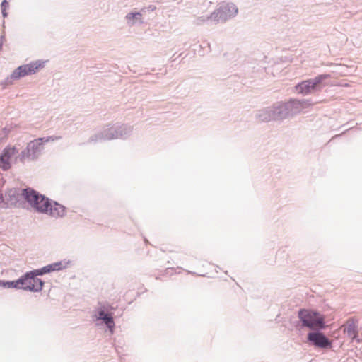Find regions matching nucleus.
<instances>
[{"label":"nucleus","instance_id":"nucleus-1","mask_svg":"<svg viewBox=\"0 0 362 362\" xmlns=\"http://www.w3.org/2000/svg\"><path fill=\"white\" fill-rule=\"evenodd\" d=\"M25 200L37 212L53 218L65 216V207L31 188L23 189Z\"/></svg>","mask_w":362,"mask_h":362},{"label":"nucleus","instance_id":"nucleus-2","mask_svg":"<svg viewBox=\"0 0 362 362\" xmlns=\"http://www.w3.org/2000/svg\"><path fill=\"white\" fill-rule=\"evenodd\" d=\"M298 317L302 323V327L312 330H322L325 329V317L319 312L309 309H300Z\"/></svg>","mask_w":362,"mask_h":362},{"label":"nucleus","instance_id":"nucleus-3","mask_svg":"<svg viewBox=\"0 0 362 362\" xmlns=\"http://www.w3.org/2000/svg\"><path fill=\"white\" fill-rule=\"evenodd\" d=\"M45 62L44 61L36 60L29 64L19 66L1 83V85L5 87L6 86L12 84L13 81L37 73L40 69L45 66Z\"/></svg>","mask_w":362,"mask_h":362},{"label":"nucleus","instance_id":"nucleus-4","mask_svg":"<svg viewBox=\"0 0 362 362\" xmlns=\"http://www.w3.org/2000/svg\"><path fill=\"white\" fill-rule=\"evenodd\" d=\"M328 78L329 74H321L313 78L303 81L295 86V90L303 95L315 93L325 87L326 83L324 81Z\"/></svg>","mask_w":362,"mask_h":362},{"label":"nucleus","instance_id":"nucleus-5","mask_svg":"<svg viewBox=\"0 0 362 362\" xmlns=\"http://www.w3.org/2000/svg\"><path fill=\"white\" fill-rule=\"evenodd\" d=\"M50 137H42L30 141L27 147L21 151L18 158L21 162L37 159L44 149V144L49 141Z\"/></svg>","mask_w":362,"mask_h":362},{"label":"nucleus","instance_id":"nucleus-6","mask_svg":"<svg viewBox=\"0 0 362 362\" xmlns=\"http://www.w3.org/2000/svg\"><path fill=\"white\" fill-rule=\"evenodd\" d=\"M238 9L232 3L221 5L217 9L210 14L209 18L214 21V23H225L236 16Z\"/></svg>","mask_w":362,"mask_h":362},{"label":"nucleus","instance_id":"nucleus-7","mask_svg":"<svg viewBox=\"0 0 362 362\" xmlns=\"http://www.w3.org/2000/svg\"><path fill=\"white\" fill-rule=\"evenodd\" d=\"M320 330H315L309 332L307 335V339L314 346L320 349H329L332 347V341Z\"/></svg>","mask_w":362,"mask_h":362},{"label":"nucleus","instance_id":"nucleus-8","mask_svg":"<svg viewBox=\"0 0 362 362\" xmlns=\"http://www.w3.org/2000/svg\"><path fill=\"white\" fill-rule=\"evenodd\" d=\"M115 132L114 125H106L101 129L98 130L95 134L90 136L88 139V142L97 143L115 139Z\"/></svg>","mask_w":362,"mask_h":362},{"label":"nucleus","instance_id":"nucleus-9","mask_svg":"<svg viewBox=\"0 0 362 362\" xmlns=\"http://www.w3.org/2000/svg\"><path fill=\"white\" fill-rule=\"evenodd\" d=\"M18 153V149L15 146L6 147L0 156V168L3 170H7L11 168L10 160Z\"/></svg>","mask_w":362,"mask_h":362},{"label":"nucleus","instance_id":"nucleus-10","mask_svg":"<svg viewBox=\"0 0 362 362\" xmlns=\"http://www.w3.org/2000/svg\"><path fill=\"white\" fill-rule=\"evenodd\" d=\"M6 203L8 204V208L14 206L20 201L21 197L24 198L23 189L18 188L8 189L6 193Z\"/></svg>","mask_w":362,"mask_h":362},{"label":"nucleus","instance_id":"nucleus-11","mask_svg":"<svg viewBox=\"0 0 362 362\" xmlns=\"http://www.w3.org/2000/svg\"><path fill=\"white\" fill-rule=\"evenodd\" d=\"M291 116L299 113L302 110L310 105V103L307 100L291 99L286 102Z\"/></svg>","mask_w":362,"mask_h":362},{"label":"nucleus","instance_id":"nucleus-12","mask_svg":"<svg viewBox=\"0 0 362 362\" xmlns=\"http://www.w3.org/2000/svg\"><path fill=\"white\" fill-rule=\"evenodd\" d=\"M275 120H282L291 116L287 103L279 102L272 106Z\"/></svg>","mask_w":362,"mask_h":362},{"label":"nucleus","instance_id":"nucleus-13","mask_svg":"<svg viewBox=\"0 0 362 362\" xmlns=\"http://www.w3.org/2000/svg\"><path fill=\"white\" fill-rule=\"evenodd\" d=\"M124 18L127 25L129 27L142 25L144 23L141 11H131L127 13Z\"/></svg>","mask_w":362,"mask_h":362},{"label":"nucleus","instance_id":"nucleus-14","mask_svg":"<svg viewBox=\"0 0 362 362\" xmlns=\"http://www.w3.org/2000/svg\"><path fill=\"white\" fill-rule=\"evenodd\" d=\"M115 137V139H126L131 135L133 131V127L129 124H118L114 125Z\"/></svg>","mask_w":362,"mask_h":362},{"label":"nucleus","instance_id":"nucleus-15","mask_svg":"<svg viewBox=\"0 0 362 362\" xmlns=\"http://www.w3.org/2000/svg\"><path fill=\"white\" fill-rule=\"evenodd\" d=\"M255 118L263 122L275 120L272 106L257 110L255 113Z\"/></svg>","mask_w":362,"mask_h":362},{"label":"nucleus","instance_id":"nucleus-16","mask_svg":"<svg viewBox=\"0 0 362 362\" xmlns=\"http://www.w3.org/2000/svg\"><path fill=\"white\" fill-rule=\"evenodd\" d=\"M344 332L352 340H356L358 336L357 322L354 319H349L345 325H343Z\"/></svg>","mask_w":362,"mask_h":362},{"label":"nucleus","instance_id":"nucleus-17","mask_svg":"<svg viewBox=\"0 0 362 362\" xmlns=\"http://www.w3.org/2000/svg\"><path fill=\"white\" fill-rule=\"evenodd\" d=\"M43 285L44 281L36 276L28 280V284L25 288L29 291L39 292L42 291Z\"/></svg>","mask_w":362,"mask_h":362},{"label":"nucleus","instance_id":"nucleus-18","mask_svg":"<svg viewBox=\"0 0 362 362\" xmlns=\"http://www.w3.org/2000/svg\"><path fill=\"white\" fill-rule=\"evenodd\" d=\"M98 320H102L104 324L107 326L111 333L113 332L115 327V322L112 314L107 313L102 316H96Z\"/></svg>","mask_w":362,"mask_h":362},{"label":"nucleus","instance_id":"nucleus-19","mask_svg":"<svg viewBox=\"0 0 362 362\" xmlns=\"http://www.w3.org/2000/svg\"><path fill=\"white\" fill-rule=\"evenodd\" d=\"M30 279H33V276L30 275V272L24 274L18 279L15 281V283L16 284V288L28 291L25 288L26 287V286H28V280Z\"/></svg>","mask_w":362,"mask_h":362},{"label":"nucleus","instance_id":"nucleus-20","mask_svg":"<svg viewBox=\"0 0 362 362\" xmlns=\"http://www.w3.org/2000/svg\"><path fill=\"white\" fill-rule=\"evenodd\" d=\"M112 307L107 303H99L95 308L96 316H102L105 314L110 313Z\"/></svg>","mask_w":362,"mask_h":362},{"label":"nucleus","instance_id":"nucleus-21","mask_svg":"<svg viewBox=\"0 0 362 362\" xmlns=\"http://www.w3.org/2000/svg\"><path fill=\"white\" fill-rule=\"evenodd\" d=\"M30 275L33 277H36L37 276H42V275H44L45 274H48L49 273L47 265L45 266V267H42L40 269H34V270H32V271H30Z\"/></svg>","mask_w":362,"mask_h":362},{"label":"nucleus","instance_id":"nucleus-22","mask_svg":"<svg viewBox=\"0 0 362 362\" xmlns=\"http://www.w3.org/2000/svg\"><path fill=\"white\" fill-rule=\"evenodd\" d=\"M0 286L5 288H16L15 281H2L0 280Z\"/></svg>","mask_w":362,"mask_h":362},{"label":"nucleus","instance_id":"nucleus-23","mask_svg":"<svg viewBox=\"0 0 362 362\" xmlns=\"http://www.w3.org/2000/svg\"><path fill=\"white\" fill-rule=\"evenodd\" d=\"M209 17L210 15L199 16V18H197L196 23L197 25H201L204 23H214V21L209 18Z\"/></svg>","mask_w":362,"mask_h":362},{"label":"nucleus","instance_id":"nucleus-24","mask_svg":"<svg viewBox=\"0 0 362 362\" xmlns=\"http://www.w3.org/2000/svg\"><path fill=\"white\" fill-rule=\"evenodd\" d=\"M56 264L57 268L58 271L62 270L64 269H66L69 267V265L71 264V261H59L54 262Z\"/></svg>","mask_w":362,"mask_h":362},{"label":"nucleus","instance_id":"nucleus-25","mask_svg":"<svg viewBox=\"0 0 362 362\" xmlns=\"http://www.w3.org/2000/svg\"><path fill=\"white\" fill-rule=\"evenodd\" d=\"M0 208H8V204L6 203V196L4 197L3 194H0Z\"/></svg>","mask_w":362,"mask_h":362},{"label":"nucleus","instance_id":"nucleus-26","mask_svg":"<svg viewBox=\"0 0 362 362\" xmlns=\"http://www.w3.org/2000/svg\"><path fill=\"white\" fill-rule=\"evenodd\" d=\"M156 7L154 5H149L148 7H144L141 8V11L142 13H145L146 11H153L156 10Z\"/></svg>","mask_w":362,"mask_h":362},{"label":"nucleus","instance_id":"nucleus-27","mask_svg":"<svg viewBox=\"0 0 362 362\" xmlns=\"http://www.w3.org/2000/svg\"><path fill=\"white\" fill-rule=\"evenodd\" d=\"M47 267H48L49 273H50L52 272L58 271L55 263L48 264Z\"/></svg>","mask_w":362,"mask_h":362},{"label":"nucleus","instance_id":"nucleus-28","mask_svg":"<svg viewBox=\"0 0 362 362\" xmlns=\"http://www.w3.org/2000/svg\"><path fill=\"white\" fill-rule=\"evenodd\" d=\"M47 267H48L49 273H50L52 272L58 271L55 263L48 264Z\"/></svg>","mask_w":362,"mask_h":362},{"label":"nucleus","instance_id":"nucleus-29","mask_svg":"<svg viewBox=\"0 0 362 362\" xmlns=\"http://www.w3.org/2000/svg\"><path fill=\"white\" fill-rule=\"evenodd\" d=\"M8 2L7 0H4L1 4V9H7L8 8Z\"/></svg>","mask_w":362,"mask_h":362},{"label":"nucleus","instance_id":"nucleus-30","mask_svg":"<svg viewBox=\"0 0 362 362\" xmlns=\"http://www.w3.org/2000/svg\"><path fill=\"white\" fill-rule=\"evenodd\" d=\"M1 13L4 18L7 17L8 13L6 12V9H1Z\"/></svg>","mask_w":362,"mask_h":362},{"label":"nucleus","instance_id":"nucleus-31","mask_svg":"<svg viewBox=\"0 0 362 362\" xmlns=\"http://www.w3.org/2000/svg\"><path fill=\"white\" fill-rule=\"evenodd\" d=\"M4 38H5L4 35H1L0 37V45L1 46H3V44H4Z\"/></svg>","mask_w":362,"mask_h":362},{"label":"nucleus","instance_id":"nucleus-32","mask_svg":"<svg viewBox=\"0 0 362 362\" xmlns=\"http://www.w3.org/2000/svg\"><path fill=\"white\" fill-rule=\"evenodd\" d=\"M2 49V46L0 45V51Z\"/></svg>","mask_w":362,"mask_h":362}]
</instances>
